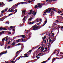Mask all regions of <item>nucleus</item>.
Returning <instances> with one entry per match:
<instances>
[{"label": "nucleus", "mask_w": 63, "mask_h": 63, "mask_svg": "<svg viewBox=\"0 0 63 63\" xmlns=\"http://www.w3.org/2000/svg\"><path fill=\"white\" fill-rule=\"evenodd\" d=\"M26 18V16H25L23 18V20H25V18Z\"/></svg>", "instance_id": "obj_34"}, {"label": "nucleus", "mask_w": 63, "mask_h": 63, "mask_svg": "<svg viewBox=\"0 0 63 63\" xmlns=\"http://www.w3.org/2000/svg\"><path fill=\"white\" fill-rule=\"evenodd\" d=\"M36 48V47H34V48H32V49H35Z\"/></svg>", "instance_id": "obj_50"}, {"label": "nucleus", "mask_w": 63, "mask_h": 63, "mask_svg": "<svg viewBox=\"0 0 63 63\" xmlns=\"http://www.w3.org/2000/svg\"><path fill=\"white\" fill-rule=\"evenodd\" d=\"M44 42H45V41H44V40L43 41H42V42H41V43H44Z\"/></svg>", "instance_id": "obj_61"}, {"label": "nucleus", "mask_w": 63, "mask_h": 63, "mask_svg": "<svg viewBox=\"0 0 63 63\" xmlns=\"http://www.w3.org/2000/svg\"><path fill=\"white\" fill-rule=\"evenodd\" d=\"M21 40L23 42H26L27 41V40H26V39H25L24 40H23V39L22 38H21Z\"/></svg>", "instance_id": "obj_11"}, {"label": "nucleus", "mask_w": 63, "mask_h": 63, "mask_svg": "<svg viewBox=\"0 0 63 63\" xmlns=\"http://www.w3.org/2000/svg\"><path fill=\"white\" fill-rule=\"evenodd\" d=\"M10 23L9 22H6V23H7V24H9V23Z\"/></svg>", "instance_id": "obj_36"}, {"label": "nucleus", "mask_w": 63, "mask_h": 63, "mask_svg": "<svg viewBox=\"0 0 63 63\" xmlns=\"http://www.w3.org/2000/svg\"><path fill=\"white\" fill-rule=\"evenodd\" d=\"M61 16H63V14H60Z\"/></svg>", "instance_id": "obj_64"}, {"label": "nucleus", "mask_w": 63, "mask_h": 63, "mask_svg": "<svg viewBox=\"0 0 63 63\" xmlns=\"http://www.w3.org/2000/svg\"><path fill=\"white\" fill-rule=\"evenodd\" d=\"M7 46H8V45H7L5 46V49H6V47H7Z\"/></svg>", "instance_id": "obj_39"}, {"label": "nucleus", "mask_w": 63, "mask_h": 63, "mask_svg": "<svg viewBox=\"0 0 63 63\" xmlns=\"http://www.w3.org/2000/svg\"><path fill=\"white\" fill-rule=\"evenodd\" d=\"M5 41H8V38H7L5 40Z\"/></svg>", "instance_id": "obj_59"}, {"label": "nucleus", "mask_w": 63, "mask_h": 63, "mask_svg": "<svg viewBox=\"0 0 63 63\" xmlns=\"http://www.w3.org/2000/svg\"><path fill=\"white\" fill-rule=\"evenodd\" d=\"M27 32H26V33H29V32H30V31L29 30H27Z\"/></svg>", "instance_id": "obj_28"}, {"label": "nucleus", "mask_w": 63, "mask_h": 63, "mask_svg": "<svg viewBox=\"0 0 63 63\" xmlns=\"http://www.w3.org/2000/svg\"><path fill=\"white\" fill-rule=\"evenodd\" d=\"M46 36H44V37H42V39L43 40H44V42L45 41V40L46 39Z\"/></svg>", "instance_id": "obj_14"}, {"label": "nucleus", "mask_w": 63, "mask_h": 63, "mask_svg": "<svg viewBox=\"0 0 63 63\" xmlns=\"http://www.w3.org/2000/svg\"><path fill=\"white\" fill-rule=\"evenodd\" d=\"M7 53V51H6V52L5 51H4V53L1 52V53H0V56H1L2 55V54H5V53Z\"/></svg>", "instance_id": "obj_7"}, {"label": "nucleus", "mask_w": 63, "mask_h": 63, "mask_svg": "<svg viewBox=\"0 0 63 63\" xmlns=\"http://www.w3.org/2000/svg\"><path fill=\"white\" fill-rule=\"evenodd\" d=\"M41 28H42V26H39V27L38 28V29H40Z\"/></svg>", "instance_id": "obj_31"}, {"label": "nucleus", "mask_w": 63, "mask_h": 63, "mask_svg": "<svg viewBox=\"0 0 63 63\" xmlns=\"http://www.w3.org/2000/svg\"><path fill=\"white\" fill-rule=\"evenodd\" d=\"M8 34H9V35H10V34H11V32H8Z\"/></svg>", "instance_id": "obj_30"}, {"label": "nucleus", "mask_w": 63, "mask_h": 63, "mask_svg": "<svg viewBox=\"0 0 63 63\" xmlns=\"http://www.w3.org/2000/svg\"><path fill=\"white\" fill-rule=\"evenodd\" d=\"M45 49L46 50H47V47H46L45 48Z\"/></svg>", "instance_id": "obj_60"}, {"label": "nucleus", "mask_w": 63, "mask_h": 63, "mask_svg": "<svg viewBox=\"0 0 63 63\" xmlns=\"http://www.w3.org/2000/svg\"><path fill=\"white\" fill-rule=\"evenodd\" d=\"M32 14V13L31 12H30V13H28V14H30V15H31Z\"/></svg>", "instance_id": "obj_44"}, {"label": "nucleus", "mask_w": 63, "mask_h": 63, "mask_svg": "<svg viewBox=\"0 0 63 63\" xmlns=\"http://www.w3.org/2000/svg\"><path fill=\"white\" fill-rule=\"evenodd\" d=\"M47 20H46V21H45V23H47Z\"/></svg>", "instance_id": "obj_52"}, {"label": "nucleus", "mask_w": 63, "mask_h": 63, "mask_svg": "<svg viewBox=\"0 0 63 63\" xmlns=\"http://www.w3.org/2000/svg\"><path fill=\"white\" fill-rule=\"evenodd\" d=\"M58 13H59V14H60V12H59V11H58Z\"/></svg>", "instance_id": "obj_62"}, {"label": "nucleus", "mask_w": 63, "mask_h": 63, "mask_svg": "<svg viewBox=\"0 0 63 63\" xmlns=\"http://www.w3.org/2000/svg\"><path fill=\"white\" fill-rule=\"evenodd\" d=\"M54 54V53H53L49 57L48 59V60H50V57H51V56H52V55H53V54Z\"/></svg>", "instance_id": "obj_15"}, {"label": "nucleus", "mask_w": 63, "mask_h": 63, "mask_svg": "<svg viewBox=\"0 0 63 63\" xmlns=\"http://www.w3.org/2000/svg\"><path fill=\"white\" fill-rule=\"evenodd\" d=\"M28 2L29 3H31V2L30 1V0Z\"/></svg>", "instance_id": "obj_54"}, {"label": "nucleus", "mask_w": 63, "mask_h": 63, "mask_svg": "<svg viewBox=\"0 0 63 63\" xmlns=\"http://www.w3.org/2000/svg\"><path fill=\"white\" fill-rule=\"evenodd\" d=\"M55 40H56V38H54L53 41H55Z\"/></svg>", "instance_id": "obj_42"}, {"label": "nucleus", "mask_w": 63, "mask_h": 63, "mask_svg": "<svg viewBox=\"0 0 63 63\" xmlns=\"http://www.w3.org/2000/svg\"><path fill=\"white\" fill-rule=\"evenodd\" d=\"M2 18H1L0 19V20L1 21H3L4 20H2V19H1Z\"/></svg>", "instance_id": "obj_38"}, {"label": "nucleus", "mask_w": 63, "mask_h": 63, "mask_svg": "<svg viewBox=\"0 0 63 63\" xmlns=\"http://www.w3.org/2000/svg\"><path fill=\"white\" fill-rule=\"evenodd\" d=\"M42 51H43L44 50V49H45V47H44L42 49Z\"/></svg>", "instance_id": "obj_33"}, {"label": "nucleus", "mask_w": 63, "mask_h": 63, "mask_svg": "<svg viewBox=\"0 0 63 63\" xmlns=\"http://www.w3.org/2000/svg\"><path fill=\"white\" fill-rule=\"evenodd\" d=\"M49 46H50V44H49L48 46V48H49Z\"/></svg>", "instance_id": "obj_47"}, {"label": "nucleus", "mask_w": 63, "mask_h": 63, "mask_svg": "<svg viewBox=\"0 0 63 63\" xmlns=\"http://www.w3.org/2000/svg\"><path fill=\"white\" fill-rule=\"evenodd\" d=\"M34 8L35 9H36L37 8H38V6H37V5H36L34 7Z\"/></svg>", "instance_id": "obj_22"}, {"label": "nucleus", "mask_w": 63, "mask_h": 63, "mask_svg": "<svg viewBox=\"0 0 63 63\" xmlns=\"http://www.w3.org/2000/svg\"><path fill=\"white\" fill-rule=\"evenodd\" d=\"M21 37L22 38H25V35H21Z\"/></svg>", "instance_id": "obj_18"}, {"label": "nucleus", "mask_w": 63, "mask_h": 63, "mask_svg": "<svg viewBox=\"0 0 63 63\" xmlns=\"http://www.w3.org/2000/svg\"><path fill=\"white\" fill-rule=\"evenodd\" d=\"M15 42H14L13 43H12V44L11 45H12V46H14L15 44V43H16Z\"/></svg>", "instance_id": "obj_20"}, {"label": "nucleus", "mask_w": 63, "mask_h": 63, "mask_svg": "<svg viewBox=\"0 0 63 63\" xmlns=\"http://www.w3.org/2000/svg\"><path fill=\"white\" fill-rule=\"evenodd\" d=\"M1 45H4V44H3V43H2V42H1Z\"/></svg>", "instance_id": "obj_48"}, {"label": "nucleus", "mask_w": 63, "mask_h": 63, "mask_svg": "<svg viewBox=\"0 0 63 63\" xmlns=\"http://www.w3.org/2000/svg\"><path fill=\"white\" fill-rule=\"evenodd\" d=\"M5 39H5V38H3L2 39V42H4V41H5Z\"/></svg>", "instance_id": "obj_21"}, {"label": "nucleus", "mask_w": 63, "mask_h": 63, "mask_svg": "<svg viewBox=\"0 0 63 63\" xmlns=\"http://www.w3.org/2000/svg\"><path fill=\"white\" fill-rule=\"evenodd\" d=\"M57 54H58L59 53V51H57Z\"/></svg>", "instance_id": "obj_56"}, {"label": "nucleus", "mask_w": 63, "mask_h": 63, "mask_svg": "<svg viewBox=\"0 0 63 63\" xmlns=\"http://www.w3.org/2000/svg\"><path fill=\"white\" fill-rule=\"evenodd\" d=\"M38 7H39V8H41V7H42V6L43 5V4H41L40 3H38Z\"/></svg>", "instance_id": "obj_8"}, {"label": "nucleus", "mask_w": 63, "mask_h": 63, "mask_svg": "<svg viewBox=\"0 0 63 63\" xmlns=\"http://www.w3.org/2000/svg\"><path fill=\"white\" fill-rule=\"evenodd\" d=\"M52 36H54V33H52Z\"/></svg>", "instance_id": "obj_49"}, {"label": "nucleus", "mask_w": 63, "mask_h": 63, "mask_svg": "<svg viewBox=\"0 0 63 63\" xmlns=\"http://www.w3.org/2000/svg\"><path fill=\"white\" fill-rule=\"evenodd\" d=\"M21 3V4H24V3H25V2H22Z\"/></svg>", "instance_id": "obj_41"}, {"label": "nucleus", "mask_w": 63, "mask_h": 63, "mask_svg": "<svg viewBox=\"0 0 63 63\" xmlns=\"http://www.w3.org/2000/svg\"><path fill=\"white\" fill-rule=\"evenodd\" d=\"M22 57H29V56H22Z\"/></svg>", "instance_id": "obj_24"}, {"label": "nucleus", "mask_w": 63, "mask_h": 63, "mask_svg": "<svg viewBox=\"0 0 63 63\" xmlns=\"http://www.w3.org/2000/svg\"><path fill=\"white\" fill-rule=\"evenodd\" d=\"M32 14L33 15H36V14H37V12H35V11H34L33 12Z\"/></svg>", "instance_id": "obj_12"}, {"label": "nucleus", "mask_w": 63, "mask_h": 63, "mask_svg": "<svg viewBox=\"0 0 63 63\" xmlns=\"http://www.w3.org/2000/svg\"><path fill=\"white\" fill-rule=\"evenodd\" d=\"M10 43V41H9L8 42V43L7 44V45H8V44H9Z\"/></svg>", "instance_id": "obj_57"}, {"label": "nucleus", "mask_w": 63, "mask_h": 63, "mask_svg": "<svg viewBox=\"0 0 63 63\" xmlns=\"http://www.w3.org/2000/svg\"><path fill=\"white\" fill-rule=\"evenodd\" d=\"M36 21H37V20H35L34 21H32V22H29L28 23L29 24H33V23H34Z\"/></svg>", "instance_id": "obj_6"}, {"label": "nucleus", "mask_w": 63, "mask_h": 63, "mask_svg": "<svg viewBox=\"0 0 63 63\" xmlns=\"http://www.w3.org/2000/svg\"><path fill=\"white\" fill-rule=\"evenodd\" d=\"M5 11L4 10H2L1 11V12L2 13H4L5 12Z\"/></svg>", "instance_id": "obj_32"}, {"label": "nucleus", "mask_w": 63, "mask_h": 63, "mask_svg": "<svg viewBox=\"0 0 63 63\" xmlns=\"http://www.w3.org/2000/svg\"><path fill=\"white\" fill-rule=\"evenodd\" d=\"M21 48L22 49V50H21L18 51H17L16 52V55H17H17H19V53H20L21 52V51H22V48Z\"/></svg>", "instance_id": "obj_3"}, {"label": "nucleus", "mask_w": 63, "mask_h": 63, "mask_svg": "<svg viewBox=\"0 0 63 63\" xmlns=\"http://www.w3.org/2000/svg\"><path fill=\"white\" fill-rule=\"evenodd\" d=\"M20 3L18 4L17 5L16 4L14 5L13 6H12L11 7V8H14V9H16V6H18V5H20Z\"/></svg>", "instance_id": "obj_4"}, {"label": "nucleus", "mask_w": 63, "mask_h": 63, "mask_svg": "<svg viewBox=\"0 0 63 63\" xmlns=\"http://www.w3.org/2000/svg\"><path fill=\"white\" fill-rule=\"evenodd\" d=\"M13 11L12 9H11V10H10V12H13Z\"/></svg>", "instance_id": "obj_58"}, {"label": "nucleus", "mask_w": 63, "mask_h": 63, "mask_svg": "<svg viewBox=\"0 0 63 63\" xmlns=\"http://www.w3.org/2000/svg\"><path fill=\"white\" fill-rule=\"evenodd\" d=\"M41 48V46H40V47L38 48V49H40Z\"/></svg>", "instance_id": "obj_53"}, {"label": "nucleus", "mask_w": 63, "mask_h": 63, "mask_svg": "<svg viewBox=\"0 0 63 63\" xmlns=\"http://www.w3.org/2000/svg\"><path fill=\"white\" fill-rule=\"evenodd\" d=\"M32 9H31L30 10V12L32 13Z\"/></svg>", "instance_id": "obj_46"}, {"label": "nucleus", "mask_w": 63, "mask_h": 63, "mask_svg": "<svg viewBox=\"0 0 63 63\" xmlns=\"http://www.w3.org/2000/svg\"><path fill=\"white\" fill-rule=\"evenodd\" d=\"M12 14H9L8 16H5V18H7V17H9V16H11V15H13Z\"/></svg>", "instance_id": "obj_10"}, {"label": "nucleus", "mask_w": 63, "mask_h": 63, "mask_svg": "<svg viewBox=\"0 0 63 63\" xmlns=\"http://www.w3.org/2000/svg\"><path fill=\"white\" fill-rule=\"evenodd\" d=\"M5 5V4L3 2H2V3H0V6H2V7H3Z\"/></svg>", "instance_id": "obj_9"}, {"label": "nucleus", "mask_w": 63, "mask_h": 63, "mask_svg": "<svg viewBox=\"0 0 63 63\" xmlns=\"http://www.w3.org/2000/svg\"><path fill=\"white\" fill-rule=\"evenodd\" d=\"M22 56H20V57H18L17 58H22Z\"/></svg>", "instance_id": "obj_37"}, {"label": "nucleus", "mask_w": 63, "mask_h": 63, "mask_svg": "<svg viewBox=\"0 0 63 63\" xmlns=\"http://www.w3.org/2000/svg\"><path fill=\"white\" fill-rule=\"evenodd\" d=\"M17 9H16L15 10V13H16L17 12Z\"/></svg>", "instance_id": "obj_35"}, {"label": "nucleus", "mask_w": 63, "mask_h": 63, "mask_svg": "<svg viewBox=\"0 0 63 63\" xmlns=\"http://www.w3.org/2000/svg\"><path fill=\"white\" fill-rule=\"evenodd\" d=\"M25 12H26V10H24H24H23L22 11V14H24V15H25Z\"/></svg>", "instance_id": "obj_13"}, {"label": "nucleus", "mask_w": 63, "mask_h": 63, "mask_svg": "<svg viewBox=\"0 0 63 63\" xmlns=\"http://www.w3.org/2000/svg\"><path fill=\"white\" fill-rule=\"evenodd\" d=\"M53 1V0H49L48 1L49 2H52Z\"/></svg>", "instance_id": "obj_26"}, {"label": "nucleus", "mask_w": 63, "mask_h": 63, "mask_svg": "<svg viewBox=\"0 0 63 63\" xmlns=\"http://www.w3.org/2000/svg\"><path fill=\"white\" fill-rule=\"evenodd\" d=\"M11 48V46H9L7 47L8 48Z\"/></svg>", "instance_id": "obj_40"}, {"label": "nucleus", "mask_w": 63, "mask_h": 63, "mask_svg": "<svg viewBox=\"0 0 63 63\" xmlns=\"http://www.w3.org/2000/svg\"><path fill=\"white\" fill-rule=\"evenodd\" d=\"M32 51V50H31L29 51H28L27 53H28H28L29 52H30V53H31V51Z\"/></svg>", "instance_id": "obj_17"}, {"label": "nucleus", "mask_w": 63, "mask_h": 63, "mask_svg": "<svg viewBox=\"0 0 63 63\" xmlns=\"http://www.w3.org/2000/svg\"><path fill=\"white\" fill-rule=\"evenodd\" d=\"M15 27H16L14 26H14H10V27L9 28H15Z\"/></svg>", "instance_id": "obj_16"}, {"label": "nucleus", "mask_w": 63, "mask_h": 63, "mask_svg": "<svg viewBox=\"0 0 63 63\" xmlns=\"http://www.w3.org/2000/svg\"><path fill=\"white\" fill-rule=\"evenodd\" d=\"M53 11H56L55 10L53 9V8H49L46 10V12L47 13H48V12H50L51 11V12H52L51 13V14H53Z\"/></svg>", "instance_id": "obj_1"}, {"label": "nucleus", "mask_w": 63, "mask_h": 63, "mask_svg": "<svg viewBox=\"0 0 63 63\" xmlns=\"http://www.w3.org/2000/svg\"><path fill=\"white\" fill-rule=\"evenodd\" d=\"M10 10H11V8H10L9 10H8L7 12H10Z\"/></svg>", "instance_id": "obj_43"}, {"label": "nucleus", "mask_w": 63, "mask_h": 63, "mask_svg": "<svg viewBox=\"0 0 63 63\" xmlns=\"http://www.w3.org/2000/svg\"><path fill=\"white\" fill-rule=\"evenodd\" d=\"M52 41V40H51V39H50L49 41V44H50V43Z\"/></svg>", "instance_id": "obj_19"}, {"label": "nucleus", "mask_w": 63, "mask_h": 63, "mask_svg": "<svg viewBox=\"0 0 63 63\" xmlns=\"http://www.w3.org/2000/svg\"><path fill=\"white\" fill-rule=\"evenodd\" d=\"M3 16V14L1 13V15L0 16V17L2 16Z\"/></svg>", "instance_id": "obj_27"}, {"label": "nucleus", "mask_w": 63, "mask_h": 63, "mask_svg": "<svg viewBox=\"0 0 63 63\" xmlns=\"http://www.w3.org/2000/svg\"><path fill=\"white\" fill-rule=\"evenodd\" d=\"M2 30H8L7 29H6V28H0V31H1Z\"/></svg>", "instance_id": "obj_5"}, {"label": "nucleus", "mask_w": 63, "mask_h": 63, "mask_svg": "<svg viewBox=\"0 0 63 63\" xmlns=\"http://www.w3.org/2000/svg\"><path fill=\"white\" fill-rule=\"evenodd\" d=\"M40 23H40V22H39V23H37V24H38V25H40Z\"/></svg>", "instance_id": "obj_51"}, {"label": "nucleus", "mask_w": 63, "mask_h": 63, "mask_svg": "<svg viewBox=\"0 0 63 63\" xmlns=\"http://www.w3.org/2000/svg\"><path fill=\"white\" fill-rule=\"evenodd\" d=\"M21 40V39H19L18 40H16V41H17V43H18V42H19V40Z\"/></svg>", "instance_id": "obj_23"}, {"label": "nucleus", "mask_w": 63, "mask_h": 63, "mask_svg": "<svg viewBox=\"0 0 63 63\" xmlns=\"http://www.w3.org/2000/svg\"><path fill=\"white\" fill-rule=\"evenodd\" d=\"M24 55L25 56H27V55H28V54L27 53H26L24 54Z\"/></svg>", "instance_id": "obj_29"}, {"label": "nucleus", "mask_w": 63, "mask_h": 63, "mask_svg": "<svg viewBox=\"0 0 63 63\" xmlns=\"http://www.w3.org/2000/svg\"><path fill=\"white\" fill-rule=\"evenodd\" d=\"M29 20H30V21H31V20H32V19H31V18H30L29 19Z\"/></svg>", "instance_id": "obj_63"}, {"label": "nucleus", "mask_w": 63, "mask_h": 63, "mask_svg": "<svg viewBox=\"0 0 63 63\" xmlns=\"http://www.w3.org/2000/svg\"><path fill=\"white\" fill-rule=\"evenodd\" d=\"M11 62H12V63H15V62L14 61H11Z\"/></svg>", "instance_id": "obj_45"}, {"label": "nucleus", "mask_w": 63, "mask_h": 63, "mask_svg": "<svg viewBox=\"0 0 63 63\" xmlns=\"http://www.w3.org/2000/svg\"><path fill=\"white\" fill-rule=\"evenodd\" d=\"M62 12H63V10H62V11H60V13H62Z\"/></svg>", "instance_id": "obj_55"}, {"label": "nucleus", "mask_w": 63, "mask_h": 63, "mask_svg": "<svg viewBox=\"0 0 63 63\" xmlns=\"http://www.w3.org/2000/svg\"><path fill=\"white\" fill-rule=\"evenodd\" d=\"M8 9H9L8 8H6V9H5L4 10V11L5 12V11H7V10H8Z\"/></svg>", "instance_id": "obj_25"}, {"label": "nucleus", "mask_w": 63, "mask_h": 63, "mask_svg": "<svg viewBox=\"0 0 63 63\" xmlns=\"http://www.w3.org/2000/svg\"><path fill=\"white\" fill-rule=\"evenodd\" d=\"M38 24H36L34 25L32 27V28H33L32 30H39V26H38ZM37 26V27H36Z\"/></svg>", "instance_id": "obj_2"}]
</instances>
